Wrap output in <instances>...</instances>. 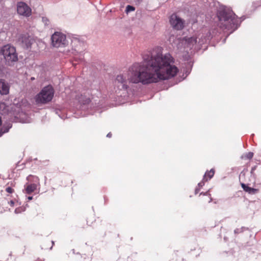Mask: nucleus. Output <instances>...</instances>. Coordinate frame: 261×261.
Segmentation results:
<instances>
[{"label": "nucleus", "instance_id": "nucleus-1", "mask_svg": "<svg viewBox=\"0 0 261 261\" xmlns=\"http://www.w3.org/2000/svg\"><path fill=\"white\" fill-rule=\"evenodd\" d=\"M174 59L169 53L163 54L161 47H156L143 62L129 68V82L146 85L174 77L178 71Z\"/></svg>", "mask_w": 261, "mask_h": 261}, {"label": "nucleus", "instance_id": "nucleus-2", "mask_svg": "<svg viewBox=\"0 0 261 261\" xmlns=\"http://www.w3.org/2000/svg\"><path fill=\"white\" fill-rule=\"evenodd\" d=\"M29 107L30 105L25 99H21L19 102L16 104L14 103L11 107L14 110L10 112L12 115V117L10 118L11 120L21 123L30 122V118L24 112Z\"/></svg>", "mask_w": 261, "mask_h": 261}, {"label": "nucleus", "instance_id": "nucleus-3", "mask_svg": "<svg viewBox=\"0 0 261 261\" xmlns=\"http://www.w3.org/2000/svg\"><path fill=\"white\" fill-rule=\"evenodd\" d=\"M218 17L222 25L228 30L232 29L233 31L237 29L241 20L237 17L233 12L229 10L224 9L220 11L218 14Z\"/></svg>", "mask_w": 261, "mask_h": 261}, {"label": "nucleus", "instance_id": "nucleus-4", "mask_svg": "<svg viewBox=\"0 0 261 261\" xmlns=\"http://www.w3.org/2000/svg\"><path fill=\"white\" fill-rule=\"evenodd\" d=\"M54 91L50 86L45 87L35 97L36 103H46L53 99Z\"/></svg>", "mask_w": 261, "mask_h": 261}, {"label": "nucleus", "instance_id": "nucleus-5", "mask_svg": "<svg viewBox=\"0 0 261 261\" xmlns=\"http://www.w3.org/2000/svg\"><path fill=\"white\" fill-rule=\"evenodd\" d=\"M0 54L4 56L8 63L16 62L18 60L15 48L10 44H7L1 48Z\"/></svg>", "mask_w": 261, "mask_h": 261}, {"label": "nucleus", "instance_id": "nucleus-6", "mask_svg": "<svg viewBox=\"0 0 261 261\" xmlns=\"http://www.w3.org/2000/svg\"><path fill=\"white\" fill-rule=\"evenodd\" d=\"M129 74L128 71L119 74L117 76L115 81V86L119 90H126L129 86Z\"/></svg>", "mask_w": 261, "mask_h": 261}, {"label": "nucleus", "instance_id": "nucleus-7", "mask_svg": "<svg viewBox=\"0 0 261 261\" xmlns=\"http://www.w3.org/2000/svg\"><path fill=\"white\" fill-rule=\"evenodd\" d=\"M51 44L55 47H62L68 44L66 35L60 32H55L51 36Z\"/></svg>", "mask_w": 261, "mask_h": 261}, {"label": "nucleus", "instance_id": "nucleus-8", "mask_svg": "<svg viewBox=\"0 0 261 261\" xmlns=\"http://www.w3.org/2000/svg\"><path fill=\"white\" fill-rule=\"evenodd\" d=\"M197 36H192L191 37H186L182 40V44H184L186 46L185 47L192 49L193 48H196L197 44L198 43L199 45H201L203 42L200 41L199 39L198 42L197 40Z\"/></svg>", "mask_w": 261, "mask_h": 261}, {"label": "nucleus", "instance_id": "nucleus-9", "mask_svg": "<svg viewBox=\"0 0 261 261\" xmlns=\"http://www.w3.org/2000/svg\"><path fill=\"white\" fill-rule=\"evenodd\" d=\"M17 11L18 14L24 17H29L32 14L31 8L23 2L17 4Z\"/></svg>", "mask_w": 261, "mask_h": 261}, {"label": "nucleus", "instance_id": "nucleus-10", "mask_svg": "<svg viewBox=\"0 0 261 261\" xmlns=\"http://www.w3.org/2000/svg\"><path fill=\"white\" fill-rule=\"evenodd\" d=\"M170 22L172 26L177 30H181L184 27L185 21L176 14L171 16Z\"/></svg>", "mask_w": 261, "mask_h": 261}, {"label": "nucleus", "instance_id": "nucleus-11", "mask_svg": "<svg viewBox=\"0 0 261 261\" xmlns=\"http://www.w3.org/2000/svg\"><path fill=\"white\" fill-rule=\"evenodd\" d=\"M20 41L24 47L29 48L32 44L33 40L31 37L24 35L21 36Z\"/></svg>", "mask_w": 261, "mask_h": 261}, {"label": "nucleus", "instance_id": "nucleus-12", "mask_svg": "<svg viewBox=\"0 0 261 261\" xmlns=\"http://www.w3.org/2000/svg\"><path fill=\"white\" fill-rule=\"evenodd\" d=\"M13 106L12 105L11 106V111H9L10 107L8 106H7L4 102H0V113L2 114H8L11 117H12V115L10 113L14 109H12L11 107Z\"/></svg>", "mask_w": 261, "mask_h": 261}, {"label": "nucleus", "instance_id": "nucleus-13", "mask_svg": "<svg viewBox=\"0 0 261 261\" xmlns=\"http://www.w3.org/2000/svg\"><path fill=\"white\" fill-rule=\"evenodd\" d=\"M9 86L3 80H0V93L2 95H6L9 93Z\"/></svg>", "mask_w": 261, "mask_h": 261}, {"label": "nucleus", "instance_id": "nucleus-14", "mask_svg": "<svg viewBox=\"0 0 261 261\" xmlns=\"http://www.w3.org/2000/svg\"><path fill=\"white\" fill-rule=\"evenodd\" d=\"M79 102L82 107V109H85L86 108L85 106L89 103L90 100L89 98L81 96L79 99Z\"/></svg>", "mask_w": 261, "mask_h": 261}, {"label": "nucleus", "instance_id": "nucleus-15", "mask_svg": "<svg viewBox=\"0 0 261 261\" xmlns=\"http://www.w3.org/2000/svg\"><path fill=\"white\" fill-rule=\"evenodd\" d=\"M37 186L35 184L28 185L25 188V191L27 194H31L35 191L37 189Z\"/></svg>", "mask_w": 261, "mask_h": 261}, {"label": "nucleus", "instance_id": "nucleus-16", "mask_svg": "<svg viewBox=\"0 0 261 261\" xmlns=\"http://www.w3.org/2000/svg\"><path fill=\"white\" fill-rule=\"evenodd\" d=\"M241 186L243 190L249 194H254L257 191L256 189L249 187L244 184H242Z\"/></svg>", "mask_w": 261, "mask_h": 261}, {"label": "nucleus", "instance_id": "nucleus-17", "mask_svg": "<svg viewBox=\"0 0 261 261\" xmlns=\"http://www.w3.org/2000/svg\"><path fill=\"white\" fill-rule=\"evenodd\" d=\"M214 175V170L213 169H211L210 171L205 173L204 177L203 180H207L210 179Z\"/></svg>", "mask_w": 261, "mask_h": 261}, {"label": "nucleus", "instance_id": "nucleus-18", "mask_svg": "<svg viewBox=\"0 0 261 261\" xmlns=\"http://www.w3.org/2000/svg\"><path fill=\"white\" fill-rule=\"evenodd\" d=\"M12 125L11 124H9L8 126L6 127H2L0 130V137L2 136V135L5 133H7L8 132L9 128L11 127Z\"/></svg>", "mask_w": 261, "mask_h": 261}, {"label": "nucleus", "instance_id": "nucleus-19", "mask_svg": "<svg viewBox=\"0 0 261 261\" xmlns=\"http://www.w3.org/2000/svg\"><path fill=\"white\" fill-rule=\"evenodd\" d=\"M42 21L45 26H49L50 24V21L49 19L46 17H42Z\"/></svg>", "mask_w": 261, "mask_h": 261}, {"label": "nucleus", "instance_id": "nucleus-20", "mask_svg": "<svg viewBox=\"0 0 261 261\" xmlns=\"http://www.w3.org/2000/svg\"><path fill=\"white\" fill-rule=\"evenodd\" d=\"M135 9L133 6L127 5L126 7L125 12L128 13V12L134 11Z\"/></svg>", "mask_w": 261, "mask_h": 261}, {"label": "nucleus", "instance_id": "nucleus-21", "mask_svg": "<svg viewBox=\"0 0 261 261\" xmlns=\"http://www.w3.org/2000/svg\"><path fill=\"white\" fill-rule=\"evenodd\" d=\"M76 53L79 54V57H76V54H75L74 59L75 60H82L83 59V54L82 50H79L78 51H76Z\"/></svg>", "mask_w": 261, "mask_h": 261}, {"label": "nucleus", "instance_id": "nucleus-22", "mask_svg": "<svg viewBox=\"0 0 261 261\" xmlns=\"http://www.w3.org/2000/svg\"><path fill=\"white\" fill-rule=\"evenodd\" d=\"M253 156V153L251 152H249L244 155V158L247 159H251Z\"/></svg>", "mask_w": 261, "mask_h": 261}, {"label": "nucleus", "instance_id": "nucleus-23", "mask_svg": "<svg viewBox=\"0 0 261 261\" xmlns=\"http://www.w3.org/2000/svg\"><path fill=\"white\" fill-rule=\"evenodd\" d=\"M6 191L9 193H12L14 191L13 189L11 187H7L6 189Z\"/></svg>", "mask_w": 261, "mask_h": 261}, {"label": "nucleus", "instance_id": "nucleus-24", "mask_svg": "<svg viewBox=\"0 0 261 261\" xmlns=\"http://www.w3.org/2000/svg\"><path fill=\"white\" fill-rule=\"evenodd\" d=\"M20 213V208H16L15 210V214H18V213Z\"/></svg>", "mask_w": 261, "mask_h": 261}, {"label": "nucleus", "instance_id": "nucleus-25", "mask_svg": "<svg viewBox=\"0 0 261 261\" xmlns=\"http://www.w3.org/2000/svg\"><path fill=\"white\" fill-rule=\"evenodd\" d=\"M198 186L200 187H202L204 185V182L203 181H201L198 184Z\"/></svg>", "mask_w": 261, "mask_h": 261}, {"label": "nucleus", "instance_id": "nucleus-26", "mask_svg": "<svg viewBox=\"0 0 261 261\" xmlns=\"http://www.w3.org/2000/svg\"><path fill=\"white\" fill-rule=\"evenodd\" d=\"M11 206H14V202L13 201L11 200L10 201V202H9Z\"/></svg>", "mask_w": 261, "mask_h": 261}, {"label": "nucleus", "instance_id": "nucleus-27", "mask_svg": "<svg viewBox=\"0 0 261 261\" xmlns=\"http://www.w3.org/2000/svg\"><path fill=\"white\" fill-rule=\"evenodd\" d=\"M107 136V137L110 138L112 136V134L111 133H109V134H108Z\"/></svg>", "mask_w": 261, "mask_h": 261}, {"label": "nucleus", "instance_id": "nucleus-28", "mask_svg": "<svg viewBox=\"0 0 261 261\" xmlns=\"http://www.w3.org/2000/svg\"><path fill=\"white\" fill-rule=\"evenodd\" d=\"M199 190L198 188L195 189V193L197 194L199 192Z\"/></svg>", "mask_w": 261, "mask_h": 261}, {"label": "nucleus", "instance_id": "nucleus-29", "mask_svg": "<svg viewBox=\"0 0 261 261\" xmlns=\"http://www.w3.org/2000/svg\"><path fill=\"white\" fill-rule=\"evenodd\" d=\"M32 198H33V197L32 196H29V197H28V199L29 200H32Z\"/></svg>", "mask_w": 261, "mask_h": 261}, {"label": "nucleus", "instance_id": "nucleus-30", "mask_svg": "<svg viewBox=\"0 0 261 261\" xmlns=\"http://www.w3.org/2000/svg\"><path fill=\"white\" fill-rule=\"evenodd\" d=\"M255 167L252 168L251 172L252 173L253 171L255 170Z\"/></svg>", "mask_w": 261, "mask_h": 261}, {"label": "nucleus", "instance_id": "nucleus-31", "mask_svg": "<svg viewBox=\"0 0 261 261\" xmlns=\"http://www.w3.org/2000/svg\"><path fill=\"white\" fill-rule=\"evenodd\" d=\"M208 192H206L204 194V195H207V194H208Z\"/></svg>", "mask_w": 261, "mask_h": 261}, {"label": "nucleus", "instance_id": "nucleus-32", "mask_svg": "<svg viewBox=\"0 0 261 261\" xmlns=\"http://www.w3.org/2000/svg\"><path fill=\"white\" fill-rule=\"evenodd\" d=\"M211 201H212V198L210 199L209 202H211Z\"/></svg>", "mask_w": 261, "mask_h": 261}, {"label": "nucleus", "instance_id": "nucleus-33", "mask_svg": "<svg viewBox=\"0 0 261 261\" xmlns=\"http://www.w3.org/2000/svg\"><path fill=\"white\" fill-rule=\"evenodd\" d=\"M34 77H32V78H31V80H34Z\"/></svg>", "mask_w": 261, "mask_h": 261}]
</instances>
